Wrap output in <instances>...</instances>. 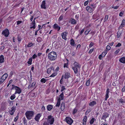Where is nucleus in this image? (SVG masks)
<instances>
[{
    "label": "nucleus",
    "instance_id": "f257e3e1",
    "mask_svg": "<svg viewBox=\"0 0 125 125\" xmlns=\"http://www.w3.org/2000/svg\"><path fill=\"white\" fill-rule=\"evenodd\" d=\"M48 58L50 60L52 61L55 60L56 58L57 54L54 52H49L48 55Z\"/></svg>",
    "mask_w": 125,
    "mask_h": 125
},
{
    "label": "nucleus",
    "instance_id": "f03ea898",
    "mask_svg": "<svg viewBox=\"0 0 125 125\" xmlns=\"http://www.w3.org/2000/svg\"><path fill=\"white\" fill-rule=\"evenodd\" d=\"M34 113L32 111H28L25 113V115L27 118L28 120L31 119L34 116Z\"/></svg>",
    "mask_w": 125,
    "mask_h": 125
},
{
    "label": "nucleus",
    "instance_id": "7ed1b4c3",
    "mask_svg": "<svg viewBox=\"0 0 125 125\" xmlns=\"http://www.w3.org/2000/svg\"><path fill=\"white\" fill-rule=\"evenodd\" d=\"M15 89L16 90L15 94H16L17 93H18L20 94L21 93V89H20L19 87L16 86L14 85H12V87L11 88V90L13 89Z\"/></svg>",
    "mask_w": 125,
    "mask_h": 125
},
{
    "label": "nucleus",
    "instance_id": "20e7f679",
    "mask_svg": "<svg viewBox=\"0 0 125 125\" xmlns=\"http://www.w3.org/2000/svg\"><path fill=\"white\" fill-rule=\"evenodd\" d=\"M48 121L50 124H52L53 123L54 121V118L51 115H49L48 117Z\"/></svg>",
    "mask_w": 125,
    "mask_h": 125
},
{
    "label": "nucleus",
    "instance_id": "39448f33",
    "mask_svg": "<svg viewBox=\"0 0 125 125\" xmlns=\"http://www.w3.org/2000/svg\"><path fill=\"white\" fill-rule=\"evenodd\" d=\"M2 34L4 35L5 37H8L9 34V30L7 29H5V30L2 31Z\"/></svg>",
    "mask_w": 125,
    "mask_h": 125
},
{
    "label": "nucleus",
    "instance_id": "423d86ee",
    "mask_svg": "<svg viewBox=\"0 0 125 125\" xmlns=\"http://www.w3.org/2000/svg\"><path fill=\"white\" fill-rule=\"evenodd\" d=\"M65 120L66 122L69 125H71L73 122V120L69 117H66Z\"/></svg>",
    "mask_w": 125,
    "mask_h": 125
},
{
    "label": "nucleus",
    "instance_id": "0eeeda50",
    "mask_svg": "<svg viewBox=\"0 0 125 125\" xmlns=\"http://www.w3.org/2000/svg\"><path fill=\"white\" fill-rule=\"evenodd\" d=\"M16 107L14 106H13L11 107V110H10L9 111V112L10 115H13L14 113L16 111Z\"/></svg>",
    "mask_w": 125,
    "mask_h": 125
},
{
    "label": "nucleus",
    "instance_id": "6e6552de",
    "mask_svg": "<svg viewBox=\"0 0 125 125\" xmlns=\"http://www.w3.org/2000/svg\"><path fill=\"white\" fill-rule=\"evenodd\" d=\"M109 115L106 112L104 113L103 114L101 118V119L104 120Z\"/></svg>",
    "mask_w": 125,
    "mask_h": 125
},
{
    "label": "nucleus",
    "instance_id": "1a4fd4ad",
    "mask_svg": "<svg viewBox=\"0 0 125 125\" xmlns=\"http://www.w3.org/2000/svg\"><path fill=\"white\" fill-rule=\"evenodd\" d=\"M41 116V114H38L35 116L34 119L38 122H39V120Z\"/></svg>",
    "mask_w": 125,
    "mask_h": 125
},
{
    "label": "nucleus",
    "instance_id": "9d476101",
    "mask_svg": "<svg viewBox=\"0 0 125 125\" xmlns=\"http://www.w3.org/2000/svg\"><path fill=\"white\" fill-rule=\"evenodd\" d=\"M74 66L72 68H77L80 69V66L79 65V63L76 62H75L74 63Z\"/></svg>",
    "mask_w": 125,
    "mask_h": 125
},
{
    "label": "nucleus",
    "instance_id": "9b49d317",
    "mask_svg": "<svg viewBox=\"0 0 125 125\" xmlns=\"http://www.w3.org/2000/svg\"><path fill=\"white\" fill-rule=\"evenodd\" d=\"M53 28L57 30L58 31H59L61 28V27L58 26V25L56 23H55L54 25Z\"/></svg>",
    "mask_w": 125,
    "mask_h": 125
},
{
    "label": "nucleus",
    "instance_id": "f8f14e48",
    "mask_svg": "<svg viewBox=\"0 0 125 125\" xmlns=\"http://www.w3.org/2000/svg\"><path fill=\"white\" fill-rule=\"evenodd\" d=\"M92 7H91L90 6H87L86 8V10L89 12H91L93 11L94 10Z\"/></svg>",
    "mask_w": 125,
    "mask_h": 125
},
{
    "label": "nucleus",
    "instance_id": "ddd939ff",
    "mask_svg": "<svg viewBox=\"0 0 125 125\" xmlns=\"http://www.w3.org/2000/svg\"><path fill=\"white\" fill-rule=\"evenodd\" d=\"M4 61V56L3 55H1L0 56V63L3 62Z\"/></svg>",
    "mask_w": 125,
    "mask_h": 125
},
{
    "label": "nucleus",
    "instance_id": "4468645a",
    "mask_svg": "<svg viewBox=\"0 0 125 125\" xmlns=\"http://www.w3.org/2000/svg\"><path fill=\"white\" fill-rule=\"evenodd\" d=\"M125 25V19H123L121 24L120 26V28H122Z\"/></svg>",
    "mask_w": 125,
    "mask_h": 125
},
{
    "label": "nucleus",
    "instance_id": "2eb2a0df",
    "mask_svg": "<svg viewBox=\"0 0 125 125\" xmlns=\"http://www.w3.org/2000/svg\"><path fill=\"white\" fill-rule=\"evenodd\" d=\"M45 1L43 0L42 2V4L41 6V8L44 9H45L46 8L45 7Z\"/></svg>",
    "mask_w": 125,
    "mask_h": 125
},
{
    "label": "nucleus",
    "instance_id": "dca6fc26",
    "mask_svg": "<svg viewBox=\"0 0 125 125\" xmlns=\"http://www.w3.org/2000/svg\"><path fill=\"white\" fill-rule=\"evenodd\" d=\"M67 33L66 32H62V39H64L65 40H66V34Z\"/></svg>",
    "mask_w": 125,
    "mask_h": 125
},
{
    "label": "nucleus",
    "instance_id": "f3484780",
    "mask_svg": "<svg viewBox=\"0 0 125 125\" xmlns=\"http://www.w3.org/2000/svg\"><path fill=\"white\" fill-rule=\"evenodd\" d=\"M53 106L52 105L49 104L48 105L47 107V110L48 111H51L52 109V108Z\"/></svg>",
    "mask_w": 125,
    "mask_h": 125
},
{
    "label": "nucleus",
    "instance_id": "a211bd4d",
    "mask_svg": "<svg viewBox=\"0 0 125 125\" xmlns=\"http://www.w3.org/2000/svg\"><path fill=\"white\" fill-rule=\"evenodd\" d=\"M87 117L86 116H85L83 119V124L84 125H86V122L87 121Z\"/></svg>",
    "mask_w": 125,
    "mask_h": 125
},
{
    "label": "nucleus",
    "instance_id": "6ab92c4d",
    "mask_svg": "<svg viewBox=\"0 0 125 125\" xmlns=\"http://www.w3.org/2000/svg\"><path fill=\"white\" fill-rule=\"evenodd\" d=\"M96 104V102L95 101H93L90 103L89 104V105L91 106H93L94 105H95Z\"/></svg>",
    "mask_w": 125,
    "mask_h": 125
},
{
    "label": "nucleus",
    "instance_id": "aec40b11",
    "mask_svg": "<svg viewBox=\"0 0 125 125\" xmlns=\"http://www.w3.org/2000/svg\"><path fill=\"white\" fill-rule=\"evenodd\" d=\"M70 21L71 23L72 24H75L76 23V21L74 19H71Z\"/></svg>",
    "mask_w": 125,
    "mask_h": 125
},
{
    "label": "nucleus",
    "instance_id": "412c9836",
    "mask_svg": "<svg viewBox=\"0 0 125 125\" xmlns=\"http://www.w3.org/2000/svg\"><path fill=\"white\" fill-rule=\"evenodd\" d=\"M119 61L123 63H125V58L123 57L120 58L119 59Z\"/></svg>",
    "mask_w": 125,
    "mask_h": 125
},
{
    "label": "nucleus",
    "instance_id": "4be33fe9",
    "mask_svg": "<svg viewBox=\"0 0 125 125\" xmlns=\"http://www.w3.org/2000/svg\"><path fill=\"white\" fill-rule=\"evenodd\" d=\"M65 108V105L64 103H62L61 104V110L62 111L64 110Z\"/></svg>",
    "mask_w": 125,
    "mask_h": 125
},
{
    "label": "nucleus",
    "instance_id": "5701e85b",
    "mask_svg": "<svg viewBox=\"0 0 125 125\" xmlns=\"http://www.w3.org/2000/svg\"><path fill=\"white\" fill-rule=\"evenodd\" d=\"M31 24H33V25L32 26V27H30V29H32L33 28L34 29L35 28V20H34L33 22L31 23Z\"/></svg>",
    "mask_w": 125,
    "mask_h": 125
},
{
    "label": "nucleus",
    "instance_id": "b1692460",
    "mask_svg": "<svg viewBox=\"0 0 125 125\" xmlns=\"http://www.w3.org/2000/svg\"><path fill=\"white\" fill-rule=\"evenodd\" d=\"M53 67L52 66L51 68H48L47 71V72L48 74H49L50 73L52 70L53 69Z\"/></svg>",
    "mask_w": 125,
    "mask_h": 125
},
{
    "label": "nucleus",
    "instance_id": "393cba45",
    "mask_svg": "<svg viewBox=\"0 0 125 125\" xmlns=\"http://www.w3.org/2000/svg\"><path fill=\"white\" fill-rule=\"evenodd\" d=\"M70 74L68 73H65V74L64 78L65 79L68 78L70 77Z\"/></svg>",
    "mask_w": 125,
    "mask_h": 125
},
{
    "label": "nucleus",
    "instance_id": "a878e982",
    "mask_svg": "<svg viewBox=\"0 0 125 125\" xmlns=\"http://www.w3.org/2000/svg\"><path fill=\"white\" fill-rule=\"evenodd\" d=\"M60 98H59L58 99L57 103L56 105V106L59 107L60 106Z\"/></svg>",
    "mask_w": 125,
    "mask_h": 125
},
{
    "label": "nucleus",
    "instance_id": "bb28decb",
    "mask_svg": "<svg viewBox=\"0 0 125 125\" xmlns=\"http://www.w3.org/2000/svg\"><path fill=\"white\" fill-rule=\"evenodd\" d=\"M8 76V75L7 73H5L1 77L5 79V80L6 79Z\"/></svg>",
    "mask_w": 125,
    "mask_h": 125
},
{
    "label": "nucleus",
    "instance_id": "cd10ccee",
    "mask_svg": "<svg viewBox=\"0 0 125 125\" xmlns=\"http://www.w3.org/2000/svg\"><path fill=\"white\" fill-rule=\"evenodd\" d=\"M73 69V70L74 73H75L76 74L78 72V70L80 69L77 68H72Z\"/></svg>",
    "mask_w": 125,
    "mask_h": 125
},
{
    "label": "nucleus",
    "instance_id": "c85d7f7f",
    "mask_svg": "<svg viewBox=\"0 0 125 125\" xmlns=\"http://www.w3.org/2000/svg\"><path fill=\"white\" fill-rule=\"evenodd\" d=\"M73 69V70L74 73H75L76 74L78 72V70L80 69L77 68H72Z\"/></svg>",
    "mask_w": 125,
    "mask_h": 125
},
{
    "label": "nucleus",
    "instance_id": "c756f323",
    "mask_svg": "<svg viewBox=\"0 0 125 125\" xmlns=\"http://www.w3.org/2000/svg\"><path fill=\"white\" fill-rule=\"evenodd\" d=\"M75 44V42L73 39H72L71 40L70 44L72 46H74Z\"/></svg>",
    "mask_w": 125,
    "mask_h": 125
},
{
    "label": "nucleus",
    "instance_id": "7c9ffc66",
    "mask_svg": "<svg viewBox=\"0 0 125 125\" xmlns=\"http://www.w3.org/2000/svg\"><path fill=\"white\" fill-rule=\"evenodd\" d=\"M107 50H105V51H104L101 54V55H102V57H104L105 55L107 53Z\"/></svg>",
    "mask_w": 125,
    "mask_h": 125
},
{
    "label": "nucleus",
    "instance_id": "2f4dec72",
    "mask_svg": "<svg viewBox=\"0 0 125 125\" xmlns=\"http://www.w3.org/2000/svg\"><path fill=\"white\" fill-rule=\"evenodd\" d=\"M23 120V122H24V124L25 125H27V120H26V119L25 118V117H24L22 119Z\"/></svg>",
    "mask_w": 125,
    "mask_h": 125
},
{
    "label": "nucleus",
    "instance_id": "473e14b6",
    "mask_svg": "<svg viewBox=\"0 0 125 125\" xmlns=\"http://www.w3.org/2000/svg\"><path fill=\"white\" fill-rule=\"evenodd\" d=\"M15 94L14 93L10 97V99L11 100H13L16 97Z\"/></svg>",
    "mask_w": 125,
    "mask_h": 125
},
{
    "label": "nucleus",
    "instance_id": "72a5a7b5",
    "mask_svg": "<svg viewBox=\"0 0 125 125\" xmlns=\"http://www.w3.org/2000/svg\"><path fill=\"white\" fill-rule=\"evenodd\" d=\"M32 60V58H30L29 59L28 61L27 62L28 64L31 65V64Z\"/></svg>",
    "mask_w": 125,
    "mask_h": 125
},
{
    "label": "nucleus",
    "instance_id": "f704fd0d",
    "mask_svg": "<svg viewBox=\"0 0 125 125\" xmlns=\"http://www.w3.org/2000/svg\"><path fill=\"white\" fill-rule=\"evenodd\" d=\"M60 98H61V100H62L63 99V92H62V93L60 94V95H59Z\"/></svg>",
    "mask_w": 125,
    "mask_h": 125
},
{
    "label": "nucleus",
    "instance_id": "c9c22d12",
    "mask_svg": "<svg viewBox=\"0 0 125 125\" xmlns=\"http://www.w3.org/2000/svg\"><path fill=\"white\" fill-rule=\"evenodd\" d=\"M95 120V119L94 118H93L90 121V124H92L93 123L94 120Z\"/></svg>",
    "mask_w": 125,
    "mask_h": 125
},
{
    "label": "nucleus",
    "instance_id": "e433bc0d",
    "mask_svg": "<svg viewBox=\"0 0 125 125\" xmlns=\"http://www.w3.org/2000/svg\"><path fill=\"white\" fill-rule=\"evenodd\" d=\"M5 81V79H3L2 77L0 79V84H2Z\"/></svg>",
    "mask_w": 125,
    "mask_h": 125
},
{
    "label": "nucleus",
    "instance_id": "4c0bfd02",
    "mask_svg": "<svg viewBox=\"0 0 125 125\" xmlns=\"http://www.w3.org/2000/svg\"><path fill=\"white\" fill-rule=\"evenodd\" d=\"M90 79H88L86 83V85L87 86H89L90 84Z\"/></svg>",
    "mask_w": 125,
    "mask_h": 125
},
{
    "label": "nucleus",
    "instance_id": "58836bf2",
    "mask_svg": "<svg viewBox=\"0 0 125 125\" xmlns=\"http://www.w3.org/2000/svg\"><path fill=\"white\" fill-rule=\"evenodd\" d=\"M84 29H83L80 31V34H79L78 35V36H80L83 33V32L84 31Z\"/></svg>",
    "mask_w": 125,
    "mask_h": 125
},
{
    "label": "nucleus",
    "instance_id": "ea45409f",
    "mask_svg": "<svg viewBox=\"0 0 125 125\" xmlns=\"http://www.w3.org/2000/svg\"><path fill=\"white\" fill-rule=\"evenodd\" d=\"M90 30L89 29L87 30L84 32V34L85 35H87L88 33L90 31Z\"/></svg>",
    "mask_w": 125,
    "mask_h": 125
},
{
    "label": "nucleus",
    "instance_id": "a19ab883",
    "mask_svg": "<svg viewBox=\"0 0 125 125\" xmlns=\"http://www.w3.org/2000/svg\"><path fill=\"white\" fill-rule=\"evenodd\" d=\"M46 80L44 78H42L41 80V82L43 83H45L46 82Z\"/></svg>",
    "mask_w": 125,
    "mask_h": 125
},
{
    "label": "nucleus",
    "instance_id": "79ce46f5",
    "mask_svg": "<svg viewBox=\"0 0 125 125\" xmlns=\"http://www.w3.org/2000/svg\"><path fill=\"white\" fill-rule=\"evenodd\" d=\"M33 45V44L32 43H29L27 45V46L28 47H31Z\"/></svg>",
    "mask_w": 125,
    "mask_h": 125
},
{
    "label": "nucleus",
    "instance_id": "37998d69",
    "mask_svg": "<svg viewBox=\"0 0 125 125\" xmlns=\"http://www.w3.org/2000/svg\"><path fill=\"white\" fill-rule=\"evenodd\" d=\"M111 49V47L109 45H107L106 47V50L107 51H109Z\"/></svg>",
    "mask_w": 125,
    "mask_h": 125
},
{
    "label": "nucleus",
    "instance_id": "c03bdc74",
    "mask_svg": "<svg viewBox=\"0 0 125 125\" xmlns=\"http://www.w3.org/2000/svg\"><path fill=\"white\" fill-rule=\"evenodd\" d=\"M108 18V16L107 15H106L105 16L104 19V21H105L107 20Z\"/></svg>",
    "mask_w": 125,
    "mask_h": 125
},
{
    "label": "nucleus",
    "instance_id": "a18cd8bd",
    "mask_svg": "<svg viewBox=\"0 0 125 125\" xmlns=\"http://www.w3.org/2000/svg\"><path fill=\"white\" fill-rule=\"evenodd\" d=\"M37 55H36L35 54H34L31 58H32H32L33 59H35L37 57Z\"/></svg>",
    "mask_w": 125,
    "mask_h": 125
},
{
    "label": "nucleus",
    "instance_id": "49530a36",
    "mask_svg": "<svg viewBox=\"0 0 125 125\" xmlns=\"http://www.w3.org/2000/svg\"><path fill=\"white\" fill-rule=\"evenodd\" d=\"M121 33H120V32L119 31H118L117 32V38H118L121 35Z\"/></svg>",
    "mask_w": 125,
    "mask_h": 125
},
{
    "label": "nucleus",
    "instance_id": "de8ad7c7",
    "mask_svg": "<svg viewBox=\"0 0 125 125\" xmlns=\"http://www.w3.org/2000/svg\"><path fill=\"white\" fill-rule=\"evenodd\" d=\"M57 74V73H53L50 77H53L56 76Z\"/></svg>",
    "mask_w": 125,
    "mask_h": 125
},
{
    "label": "nucleus",
    "instance_id": "09e8293b",
    "mask_svg": "<svg viewBox=\"0 0 125 125\" xmlns=\"http://www.w3.org/2000/svg\"><path fill=\"white\" fill-rule=\"evenodd\" d=\"M89 6H90L91 7H92L93 9L94 10V8H95V5L94 4H92L91 5H90Z\"/></svg>",
    "mask_w": 125,
    "mask_h": 125
},
{
    "label": "nucleus",
    "instance_id": "8fccbe9b",
    "mask_svg": "<svg viewBox=\"0 0 125 125\" xmlns=\"http://www.w3.org/2000/svg\"><path fill=\"white\" fill-rule=\"evenodd\" d=\"M65 89V87L64 86H62L61 89V91L62 92Z\"/></svg>",
    "mask_w": 125,
    "mask_h": 125
},
{
    "label": "nucleus",
    "instance_id": "3c124183",
    "mask_svg": "<svg viewBox=\"0 0 125 125\" xmlns=\"http://www.w3.org/2000/svg\"><path fill=\"white\" fill-rule=\"evenodd\" d=\"M77 109L76 108H74L73 111V114H74L75 113H76L77 112Z\"/></svg>",
    "mask_w": 125,
    "mask_h": 125
},
{
    "label": "nucleus",
    "instance_id": "603ef678",
    "mask_svg": "<svg viewBox=\"0 0 125 125\" xmlns=\"http://www.w3.org/2000/svg\"><path fill=\"white\" fill-rule=\"evenodd\" d=\"M120 49H119L116 50L115 52V54H117L120 51Z\"/></svg>",
    "mask_w": 125,
    "mask_h": 125
},
{
    "label": "nucleus",
    "instance_id": "864d4df0",
    "mask_svg": "<svg viewBox=\"0 0 125 125\" xmlns=\"http://www.w3.org/2000/svg\"><path fill=\"white\" fill-rule=\"evenodd\" d=\"M43 125H49V123L48 122H45L43 124Z\"/></svg>",
    "mask_w": 125,
    "mask_h": 125
},
{
    "label": "nucleus",
    "instance_id": "5fc2aeb1",
    "mask_svg": "<svg viewBox=\"0 0 125 125\" xmlns=\"http://www.w3.org/2000/svg\"><path fill=\"white\" fill-rule=\"evenodd\" d=\"M112 7L113 9H117L118 8L119 6H112Z\"/></svg>",
    "mask_w": 125,
    "mask_h": 125
},
{
    "label": "nucleus",
    "instance_id": "6e6d98bb",
    "mask_svg": "<svg viewBox=\"0 0 125 125\" xmlns=\"http://www.w3.org/2000/svg\"><path fill=\"white\" fill-rule=\"evenodd\" d=\"M63 18V17L62 15H61L59 18V20L60 21L62 20Z\"/></svg>",
    "mask_w": 125,
    "mask_h": 125
},
{
    "label": "nucleus",
    "instance_id": "4d7b16f0",
    "mask_svg": "<svg viewBox=\"0 0 125 125\" xmlns=\"http://www.w3.org/2000/svg\"><path fill=\"white\" fill-rule=\"evenodd\" d=\"M35 84L36 82H33L31 84V87H34V86L35 85Z\"/></svg>",
    "mask_w": 125,
    "mask_h": 125
},
{
    "label": "nucleus",
    "instance_id": "13d9d810",
    "mask_svg": "<svg viewBox=\"0 0 125 125\" xmlns=\"http://www.w3.org/2000/svg\"><path fill=\"white\" fill-rule=\"evenodd\" d=\"M121 46V43H119L118 44L116 45L115 46V47H120Z\"/></svg>",
    "mask_w": 125,
    "mask_h": 125
},
{
    "label": "nucleus",
    "instance_id": "bf43d9fd",
    "mask_svg": "<svg viewBox=\"0 0 125 125\" xmlns=\"http://www.w3.org/2000/svg\"><path fill=\"white\" fill-rule=\"evenodd\" d=\"M68 64H67L66 63H64V68L67 67L68 68Z\"/></svg>",
    "mask_w": 125,
    "mask_h": 125
},
{
    "label": "nucleus",
    "instance_id": "052dcab7",
    "mask_svg": "<svg viewBox=\"0 0 125 125\" xmlns=\"http://www.w3.org/2000/svg\"><path fill=\"white\" fill-rule=\"evenodd\" d=\"M17 24L18 25L20 24L22 22L21 21H17Z\"/></svg>",
    "mask_w": 125,
    "mask_h": 125
},
{
    "label": "nucleus",
    "instance_id": "680f3d73",
    "mask_svg": "<svg viewBox=\"0 0 125 125\" xmlns=\"http://www.w3.org/2000/svg\"><path fill=\"white\" fill-rule=\"evenodd\" d=\"M109 89L108 88L107 89V90H106V95H108V94H109Z\"/></svg>",
    "mask_w": 125,
    "mask_h": 125
},
{
    "label": "nucleus",
    "instance_id": "e2e57ef3",
    "mask_svg": "<svg viewBox=\"0 0 125 125\" xmlns=\"http://www.w3.org/2000/svg\"><path fill=\"white\" fill-rule=\"evenodd\" d=\"M94 43L93 42H91V43L90 44L89 47H92Z\"/></svg>",
    "mask_w": 125,
    "mask_h": 125
},
{
    "label": "nucleus",
    "instance_id": "0e129e2a",
    "mask_svg": "<svg viewBox=\"0 0 125 125\" xmlns=\"http://www.w3.org/2000/svg\"><path fill=\"white\" fill-rule=\"evenodd\" d=\"M45 108L44 106H42V111H44L45 110Z\"/></svg>",
    "mask_w": 125,
    "mask_h": 125
},
{
    "label": "nucleus",
    "instance_id": "69168bd1",
    "mask_svg": "<svg viewBox=\"0 0 125 125\" xmlns=\"http://www.w3.org/2000/svg\"><path fill=\"white\" fill-rule=\"evenodd\" d=\"M88 3V1H85L84 3V5L85 6H86Z\"/></svg>",
    "mask_w": 125,
    "mask_h": 125
},
{
    "label": "nucleus",
    "instance_id": "338daca9",
    "mask_svg": "<svg viewBox=\"0 0 125 125\" xmlns=\"http://www.w3.org/2000/svg\"><path fill=\"white\" fill-rule=\"evenodd\" d=\"M93 49H90L89 52V53H92V52H93Z\"/></svg>",
    "mask_w": 125,
    "mask_h": 125
},
{
    "label": "nucleus",
    "instance_id": "774afa93",
    "mask_svg": "<svg viewBox=\"0 0 125 125\" xmlns=\"http://www.w3.org/2000/svg\"><path fill=\"white\" fill-rule=\"evenodd\" d=\"M125 91V86H124L122 88V92H124Z\"/></svg>",
    "mask_w": 125,
    "mask_h": 125
}]
</instances>
